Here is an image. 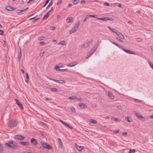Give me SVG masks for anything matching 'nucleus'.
<instances>
[{
  "label": "nucleus",
  "mask_w": 153,
  "mask_h": 153,
  "mask_svg": "<svg viewBox=\"0 0 153 153\" xmlns=\"http://www.w3.org/2000/svg\"><path fill=\"white\" fill-rule=\"evenodd\" d=\"M108 27L110 30H111L113 33L116 34L120 38L122 39H124L125 37L120 32H119L116 29L114 28H112L109 26H108Z\"/></svg>",
  "instance_id": "1"
},
{
  "label": "nucleus",
  "mask_w": 153,
  "mask_h": 153,
  "mask_svg": "<svg viewBox=\"0 0 153 153\" xmlns=\"http://www.w3.org/2000/svg\"><path fill=\"white\" fill-rule=\"evenodd\" d=\"M98 46V45L96 44L94 45V46L93 48H92L89 52L87 53V56L86 58H88L96 50Z\"/></svg>",
  "instance_id": "2"
},
{
  "label": "nucleus",
  "mask_w": 153,
  "mask_h": 153,
  "mask_svg": "<svg viewBox=\"0 0 153 153\" xmlns=\"http://www.w3.org/2000/svg\"><path fill=\"white\" fill-rule=\"evenodd\" d=\"M17 124V122L15 120L12 119L10 120L9 123L8 127L9 128H13L16 127Z\"/></svg>",
  "instance_id": "3"
},
{
  "label": "nucleus",
  "mask_w": 153,
  "mask_h": 153,
  "mask_svg": "<svg viewBox=\"0 0 153 153\" xmlns=\"http://www.w3.org/2000/svg\"><path fill=\"white\" fill-rule=\"evenodd\" d=\"M80 23V22L79 21H78L77 24H76L74 26L73 28H72L69 31V33L70 34H71L73 33H74L76 32L78 28V27Z\"/></svg>",
  "instance_id": "4"
},
{
  "label": "nucleus",
  "mask_w": 153,
  "mask_h": 153,
  "mask_svg": "<svg viewBox=\"0 0 153 153\" xmlns=\"http://www.w3.org/2000/svg\"><path fill=\"white\" fill-rule=\"evenodd\" d=\"M41 144L43 148L49 149H51L52 147L49 145L48 144L44 142H41Z\"/></svg>",
  "instance_id": "5"
},
{
  "label": "nucleus",
  "mask_w": 153,
  "mask_h": 153,
  "mask_svg": "<svg viewBox=\"0 0 153 153\" xmlns=\"http://www.w3.org/2000/svg\"><path fill=\"white\" fill-rule=\"evenodd\" d=\"M92 40H89V41L85 43L84 44L82 45L81 46V48H87L89 46L90 44L92 43Z\"/></svg>",
  "instance_id": "6"
},
{
  "label": "nucleus",
  "mask_w": 153,
  "mask_h": 153,
  "mask_svg": "<svg viewBox=\"0 0 153 153\" xmlns=\"http://www.w3.org/2000/svg\"><path fill=\"white\" fill-rule=\"evenodd\" d=\"M134 113L139 119L142 120L143 121L145 120V118L143 117L140 114L135 111H134Z\"/></svg>",
  "instance_id": "7"
},
{
  "label": "nucleus",
  "mask_w": 153,
  "mask_h": 153,
  "mask_svg": "<svg viewBox=\"0 0 153 153\" xmlns=\"http://www.w3.org/2000/svg\"><path fill=\"white\" fill-rule=\"evenodd\" d=\"M13 138L19 140H22L25 139L24 137L20 135H15L14 136Z\"/></svg>",
  "instance_id": "8"
},
{
  "label": "nucleus",
  "mask_w": 153,
  "mask_h": 153,
  "mask_svg": "<svg viewBox=\"0 0 153 153\" xmlns=\"http://www.w3.org/2000/svg\"><path fill=\"white\" fill-rule=\"evenodd\" d=\"M5 145L6 146L9 147L10 148L15 149H16L18 147L17 146L14 144H12L10 145L9 144V143H5Z\"/></svg>",
  "instance_id": "9"
},
{
  "label": "nucleus",
  "mask_w": 153,
  "mask_h": 153,
  "mask_svg": "<svg viewBox=\"0 0 153 153\" xmlns=\"http://www.w3.org/2000/svg\"><path fill=\"white\" fill-rule=\"evenodd\" d=\"M30 143L32 145L34 146H36L38 144V143L36 139L33 138L31 139Z\"/></svg>",
  "instance_id": "10"
},
{
  "label": "nucleus",
  "mask_w": 153,
  "mask_h": 153,
  "mask_svg": "<svg viewBox=\"0 0 153 153\" xmlns=\"http://www.w3.org/2000/svg\"><path fill=\"white\" fill-rule=\"evenodd\" d=\"M64 66V65L62 63H59L58 65H56L54 67V69L55 70L59 69V68H62Z\"/></svg>",
  "instance_id": "11"
},
{
  "label": "nucleus",
  "mask_w": 153,
  "mask_h": 153,
  "mask_svg": "<svg viewBox=\"0 0 153 153\" xmlns=\"http://www.w3.org/2000/svg\"><path fill=\"white\" fill-rule=\"evenodd\" d=\"M22 51L21 50V49L20 48H19L18 49V58L19 60V61L20 60L21 58V57L22 56Z\"/></svg>",
  "instance_id": "12"
},
{
  "label": "nucleus",
  "mask_w": 153,
  "mask_h": 153,
  "mask_svg": "<svg viewBox=\"0 0 153 153\" xmlns=\"http://www.w3.org/2000/svg\"><path fill=\"white\" fill-rule=\"evenodd\" d=\"M77 64L78 62H77L75 61L67 65L66 66L68 67H71L74 66Z\"/></svg>",
  "instance_id": "13"
},
{
  "label": "nucleus",
  "mask_w": 153,
  "mask_h": 153,
  "mask_svg": "<svg viewBox=\"0 0 153 153\" xmlns=\"http://www.w3.org/2000/svg\"><path fill=\"white\" fill-rule=\"evenodd\" d=\"M89 17H93L96 18L97 17V16L96 15H88L85 17V19H84L83 20V22H85L86 21L87 19Z\"/></svg>",
  "instance_id": "14"
},
{
  "label": "nucleus",
  "mask_w": 153,
  "mask_h": 153,
  "mask_svg": "<svg viewBox=\"0 0 153 153\" xmlns=\"http://www.w3.org/2000/svg\"><path fill=\"white\" fill-rule=\"evenodd\" d=\"M6 9L8 11H12L16 9V8L10 6H7L5 7Z\"/></svg>",
  "instance_id": "15"
},
{
  "label": "nucleus",
  "mask_w": 153,
  "mask_h": 153,
  "mask_svg": "<svg viewBox=\"0 0 153 153\" xmlns=\"http://www.w3.org/2000/svg\"><path fill=\"white\" fill-rule=\"evenodd\" d=\"M107 92L108 97L111 100L114 99V96L112 93L110 91H108Z\"/></svg>",
  "instance_id": "16"
},
{
  "label": "nucleus",
  "mask_w": 153,
  "mask_h": 153,
  "mask_svg": "<svg viewBox=\"0 0 153 153\" xmlns=\"http://www.w3.org/2000/svg\"><path fill=\"white\" fill-rule=\"evenodd\" d=\"M122 49L125 52H126V53H128L133 54H135V53L134 52H133L131 51L130 50L125 49H124L123 48V49Z\"/></svg>",
  "instance_id": "17"
},
{
  "label": "nucleus",
  "mask_w": 153,
  "mask_h": 153,
  "mask_svg": "<svg viewBox=\"0 0 153 153\" xmlns=\"http://www.w3.org/2000/svg\"><path fill=\"white\" fill-rule=\"evenodd\" d=\"M75 146L76 147L77 149L79 151H81L84 148V147L83 146H79L77 145V144H75Z\"/></svg>",
  "instance_id": "18"
},
{
  "label": "nucleus",
  "mask_w": 153,
  "mask_h": 153,
  "mask_svg": "<svg viewBox=\"0 0 153 153\" xmlns=\"http://www.w3.org/2000/svg\"><path fill=\"white\" fill-rule=\"evenodd\" d=\"M19 143L23 146H28L29 145V143L28 142H20Z\"/></svg>",
  "instance_id": "19"
},
{
  "label": "nucleus",
  "mask_w": 153,
  "mask_h": 153,
  "mask_svg": "<svg viewBox=\"0 0 153 153\" xmlns=\"http://www.w3.org/2000/svg\"><path fill=\"white\" fill-rule=\"evenodd\" d=\"M73 21V19L71 17H68L66 19V22L67 23L72 22Z\"/></svg>",
  "instance_id": "20"
},
{
  "label": "nucleus",
  "mask_w": 153,
  "mask_h": 153,
  "mask_svg": "<svg viewBox=\"0 0 153 153\" xmlns=\"http://www.w3.org/2000/svg\"><path fill=\"white\" fill-rule=\"evenodd\" d=\"M54 81L57 82V83H61V84H63L65 82V81L64 80H56L55 79V80H54Z\"/></svg>",
  "instance_id": "21"
},
{
  "label": "nucleus",
  "mask_w": 153,
  "mask_h": 153,
  "mask_svg": "<svg viewBox=\"0 0 153 153\" xmlns=\"http://www.w3.org/2000/svg\"><path fill=\"white\" fill-rule=\"evenodd\" d=\"M57 140L59 142V146L61 147V148H62L63 146V144L62 142L61 139L59 138H57Z\"/></svg>",
  "instance_id": "22"
},
{
  "label": "nucleus",
  "mask_w": 153,
  "mask_h": 153,
  "mask_svg": "<svg viewBox=\"0 0 153 153\" xmlns=\"http://www.w3.org/2000/svg\"><path fill=\"white\" fill-rule=\"evenodd\" d=\"M125 118V119L127 120L128 122H131L132 121V119L130 117L126 116Z\"/></svg>",
  "instance_id": "23"
},
{
  "label": "nucleus",
  "mask_w": 153,
  "mask_h": 153,
  "mask_svg": "<svg viewBox=\"0 0 153 153\" xmlns=\"http://www.w3.org/2000/svg\"><path fill=\"white\" fill-rule=\"evenodd\" d=\"M79 105L80 108H84L87 107L86 105L84 103H79Z\"/></svg>",
  "instance_id": "24"
},
{
  "label": "nucleus",
  "mask_w": 153,
  "mask_h": 153,
  "mask_svg": "<svg viewBox=\"0 0 153 153\" xmlns=\"http://www.w3.org/2000/svg\"><path fill=\"white\" fill-rule=\"evenodd\" d=\"M28 7H27L25 9L23 10H17L16 11V13H21V12H23L24 11H26L28 9Z\"/></svg>",
  "instance_id": "25"
},
{
  "label": "nucleus",
  "mask_w": 153,
  "mask_h": 153,
  "mask_svg": "<svg viewBox=\"0 0 153 153\" xmlns=\"http://www.w3.org/2000/svg\"><path fill=\"white\" fill-rule=\"evenodd\" d=\"M111 119H112L113 120H114L116 121H118V122H120L121 121V120L119 118H115L114 117H111Z\"/></svg>",
  "instance_id": "26"
},
{
  "label": "nucleus",
  "mask_w": 153,
  "mask_h": 153,
  "mask_svg": "<svg viewBox=\"0 0 153 153\" xmlns=\"http://www.w3.org/2000/svg\"><path fill=\"white\" fill-rule=\"evenodd\" d=\"M47 39V38L45 37H39L38 38V40L40 41L42 40H46Z\"/></svg>",
  "instance_id": "27"
},
{
  "label": "nucleus",
  "mask_w": 153,
  "mask_h": 153,
  "mask_svg": "<svg viewBox=\"0 0 153 153\" xmlns=\"http://www.w3.org/2000/svg\"><path fill=\"white\" fill-rule=\"evenodd\" d=\"M72 2L75 4H78L79 2V0H72Z\"/></svg>",
  "instance_id": "28"
},
{
  "label": "nucleus",
  "mask_w": 153,
  "mask_h": 153,
  "mask_svg": "<svg viewBox=\"0 0 153 153\" xmlns=\"http://www.w3.org/2000/svg\"><path fill=\"white\" fill-rule=\"evenodd\" d=\"M39 124L41 125H43L44 126H45L46 127H47V128H48V126L45 123L42 122V121L40 122H39Z\"/></svg>",
  "instance_id": "29"
},
{
  "label": "nucleus",
  "mask_w": 153,
  "mask_h": 153,
  "mask_svg": "<svg viewBox=\"0 0 153 153\" xmlns=\"http://www.w3.org/2000/svg\"><path fill=\"white\" fill-rule=\"evenodd\" d=\"M112 43L114 44V45H116L120 49H123V47L121 46H120L119 45L117 44V43H116V42H112Z\"/></svg>",
  "instance_id": "30"
},
{
  "label": "nucleus",
  "mask_w": 153,
  "mask_h": 153,
  "mask_svg": "<svg viewBox=\"0 0 153 153\" xmlns=\"http://www.w3.org/2000/svg\"><path fill=\"white\" fill-rule=\"evenodd\" d=\"M68 99L71 100H74L77 99V98L75 96H72L69 97Z\"/></svg>",
  "instance_id": "31"
},
{
  "label": "nucleus",
  "mask_w": 153,
  "mask_h": 153,
  "mask_svg": "<svg viewBox=\"0 0 153 153\" xmlns=\"http://www.w3.org/2000/svg\"><path fill=\"white\" fill-rule=\"evenodd\" d=\"M97 19L104 21H106L107 20V17H104L103 18H97Z\"/></svg>",
  "instance_id": "32"
},
{
  "label": "nucleus",
  "mask_w": 153,
  "mask_h": 153,
  "mask_svg": "<svg viewBox=\"0 0 153 153\" xmlns=\"http://www.w3.org/2000/svg\"><path fill=\"white\" fill-rule=\"evenodd\" d=\"M90 122L92 124H97V122L95 120L91 119L90 120Z\"/></svg>",
  "instance_id": "33"
},
{
  "label": "nucleus",
  "mask_w": 153,
  "mask_h": 153,
  "mask_svg": "<svg viewBox=\"0 0 153 153\" xmlns=\"http://www.w3.org/2000/svg\"><path fill=\"white\" fill-rule=\"evenodd\" d=\"M58 44L64 45H65V42L64 41H62L58 43Z\"/></svg>",
  "instance_id": "34"
},
{
  "label": "nucleus",
  "mask_w": 153,
  "mask_h": 153,
  "mask_svg": "<svg viewBox=\"0 0 153 153\" xmlns=\"http://www.w3.org/2000/svg\"><path fill=\"white\" fill-rule=\"evenodd\" d=\"M64 125L71 129H72V127L67 123H65Z\"/></svg>",
  "instance_id": "35"
},
{
  "label": "nucleus",
  "mask_w": 153,
  "mask_h": 153,
  "mask_svg": "<svg viewBox=\"0 0 153 153\" xmlns=\"http://www.w3.org/2000/svg\"><path fill=\"white\" fill-rule=\"evenodd\" d=\"M17 105L19 106V107L21 109H23V107L22 106V105L20 102L19 103L17 104Z\"/></svg>",
  "instance_id": "36"
},
{
  "label": "nucleus",
  "mask_w": 153,
  "mask_h": 153,
  "mask_svg": "<svg viewBox=\"0 0 153 153\" xmlns=\"http://www.w3.org/2000/svg\"><path fill=\"white\" fill-rule=\"evenodd\" d=\"M51 90L53 92H56L58 91V90L56 88H51Z\"/></svg>",
  "instance_id": "37"
},
{
  "label": "nucleus",
  "mask_w": 153,
  "mask_h": 153,
  "mask_svg": "<svg viewBox=\"0 0 153 153\" xmlns=\"http://www.w3.org/2000/svg\"><path fill=\"white\" fill-rule=\"evenodd\" d=\"M56 71H67L68 69H58L56 70Z\"/></svg>",
  "instance_id": "38"
},
{
  "label": "nucleus",
  "mask_w": 153,
  "mask_h": 153,
  "mask_svg": "<svg viewBox=\"0 0 153 153\" xmlns=\"http://www.w3.org/2000/svg\"><path fill=\"white\" fill-rule=\"evenodd\" d=\"M70 109L71 110V111L74 113H75L76 112L75 109L74 107L73 106H71L70 107Z\"/></svg>",
  "instance_id": "39"
},
{
  "label": "nucleus",
  "mask_w": 153,
  "mask_h": 153,
  "mask_svg": "<svg viewBox=\"0 0 153 153\" xmlns=\"http://www.w3.org/2000/svg\"><path fill=\"white\" fill-rule=\"evenodd\" d=\"M135 151V150L134 149H130L128 153H134Z\"/></svg>",
  "instance_id": "40"
},
{
  "label": "nucleus",
  "mask_w": 153,
  "mask_h": 153,
  "mask_svg": "<svg viewBox=\"0 0 153 153\" xmlns=\"http://www.w3.org/2000/svg\"><path fill=\"white\" fill-rule=\"evenodd\" d=\"M53 3V1L52 0L49 3L47 6V7L46 9L48 8L52 4V3Z\"/></svg>",
  "instance_id": "41"
},
{
  "label": "nucleus",
  "mask_w": 153,
  "mask_h": 153,
  "mask_svg": "<svg viewBox=\"0 0 153 153\" xmlns=\"http://www.w3.org/2000/svg\"><path fill=\"white\" fill-rule=\"evenodd\" d=\"M3 151V148L2 145L0 143V152H2Z\"/></svg>",
  "instance_id": "42"
},
{
  "label": "nucleus",
  "mask_w": 153,
  "mask_h": 153,
  "mask_svg": "<svg viewBox=\"0 0 153 153\" xmlns=\"http://www.w3.org/2000/svg\"><path fill=\"white\" fill-rule=\"evenodd\" d=\"M62 2V0H58L57 1V3L56 4L57 5H59Z\"/></svg>",
  "instance_id": "43"
},
{
  "label": "nucleus",
  "mask_w": 153,
  "mask_h": 153,
  "mask_svg": "<svg viewBox=\"0 0 153 153\" xmlns=\"http://www.w3.org/2000/svg\"><path fill=\"white\" fill-rule=\"evenodd\" d=\"M116 107L119 110H121L122 109V107L120 105H117Z\"/></svg>",
  "instance_id": "44"
},
{
  "label": "nucleus",
  "mask_w": 153,
  "mask_h": 153,
  "mask_svg": "<svg viewBox=\"0 0 153 153\" xmlns=\"http://www.w3.org/2000/svg\"><path fill=\"white\" fill-rule=\"evenodd\" d=\"M148 62L149 64V65H150V66L153 69V64H152L151 62L150 61H148Z\"/></svg>",
  "instance_id": "45"
},
{
  "label": "nucleus",
  "mask_w": 153,
  "mask_h": 153,
  "mask_svg": "<svg viewBox=\"0 0 153 153\" xmlns=\"http://www.w3.org/2000/svg\"><path fill=\"white\" fill-rule=\"evenodd\" d=\"M4 31L1 30H0V35H4Z\"/></svg>",
  "instance_id": "46"
},
{
  "label": "nucleus",
  "mask_w": 153,
  "mask_h": 153,
  "mask_svg": "<svg viewBox=\"0 0 153 153\" xmlns=\"http://www.w3.org/2000/svg\"><path fill=\"white\" fill-rule=\"evenodd\" d=\"M45 43L44 42H39V44L41 45H44L45 44Z\"/></svg>",
  "instance_id": "47"
},
{
  "label": "nucleus",
  "mask_w": 153,
  "mask_h": 153,
  "mask_svg": "<svg viewBox=\"0 0 153 153\" xmlns=\"http://www.w3.org/2000/svg\"><path fill=\"white\" fill-rule=\"evenodd\" d=\"M26 78L27 79H29V77L28 73L27 72L25 73Z\"/></svg>",
  "instance_id": "48"
},
{
  "label": "nucleus",
  "mask_w": 153,
  "mask_h": 153,
  "mask_svg": "<svg viewBox=\"0 0 153 153\" xmlns=\"http://www.w3.org/2000/svg\"><path fill=\"white\" fill-rule=\"evenodd\" d=\"M104 5L105 6H110V5L109 4V3H107V2H105L104 3Z\"/></svg>",
  "instance_id": "49"
},
{
  "label": "nucleus",
  "mask_w": 153,
  "mask_h": 153,
  "mask_svg": "<svg viewBox=\"0 0 153 153\" xmlns=\"http://www.w3.org/2000/svg\"><path fill=\"white\" fill-rule=\"evenodd\" d=\"M45 53V52L44 51H43L41 53H40L39 54V56L41 57H42V56H43V55L44 53Z\"/></svg>",
  "instance_id": "50"
},
{
  "label": "nucleus",
  "mask_w": 153,
  "mask_h": 153,
  "mask_svg": "<svg viewBox=\"0 0 153 153\" xmlns=\"http://www.w3.org/2000/svg\"><path fill=\"white\" fill-rule=\"evenodd\" d=\"M48 16L46 14L45 15H44V16L43 17L42 19H46L48 18Z\"/></svg>",
  "instance_id": "51"
},
{
  "label": "nucleus",
  "mask_w": 153,
  "mask_h": 153,
  "mask_svg": "<svg viewBox=\"0 0 153 153\" xmlns=\"http://www.w3.org/2000/svg\"><path fill=\"white\" fill-rule=\"evenodd\" d=\"M7 143H9V144H12L13 143V141L12 140L9 141Z\"/></svg>",
  "instance_id": "52"
},
{
  "label": "nucleus",
  "mask_w": 153,
  "mask_h": 153,
  "mask_svg": "<svg viewBox=\"0 0 153 153\" xmlns=\"http://www.w3.org/2000/svg\"><path fill=\"white\" fill-rule=\"evenodd\" d=\"M50 0H47L46 1V2L45 3V5L44 6V7H45L47 4L48 3L49 1H50Z\"/></svg>",
  "instance_id": "53"
},
{
  "label": "nucleus",
  "mask_w": 153,
  "mask_h": 153,
  "mask_svg": "<svg viewBox=\"0 0 153 153\" xmlns=\"http://www.w3.org/2000/svg\"><path fill=\"white\" fill-rule=\"evenodd\" d=\"M127 133L126 132H123V133L122 134V135L123 136L126 135H127Z\"/></svg>",
  "instance_id": "54"
},
{
  "label": "nucleus",
  "mask_w": 153,
  "mask_h": 153,
  "mask_svg": "<svg viewBox=\"0 0 153 153\" xmlns=\"http://www.w3.org/2000/svg\"><path fill=\"white\" fill-rule=\"evenodd\" d=\"M55 27L54 26H51L50 28V30H53L55 29Z\"/></svg>",
  "instance_id": "55"
},
{
  "label": "nucleus",
  "mask_w": 153,
  "mask_h": 153,
  "mask_svg": "<svg viewBox=\"0 0 153 153\" xmlns=\"http://www.w3.org/2000/svg\"><path fill=\"white\" fill-rule=\"evenodd\" d=\"M111 20V21H113L114 20V19H112V18H108V17H107V20Z\"/></svg>",
  "instance_id": "56"
},
{
  "label": "nucleus",
  "mask_w": 153,
  "mask_h": 153,
  "mask_svg": "<svg viewBox=\"0 0 153 153\" xmlns=\"http://www.w3.org/2000/svg\"><path fill=\"white\" fill-rule=\"evenodd\" d=\"M46 77H47V78L50 80H53V81H54V80H55V79H52V78H51L48 76H46Z\"/></svg>",
  "instance_id": "57"
},
{
  "label": "nucleus",
  "mask_w": 153,
  "mask_h": 153,
  "mask_svg": "<svg viewBox=\"0 0 153 153\" xmlns=\"http://www.w3.org/2000/svg\"><path fill=\"white\" fill-rule=\"evenodd\" d=\"M80 3L82 4H85V1L84 0H82L81 1Z\"/></svg>",
  "instance_id": "58"
},
{
  "label": "nucleus",
  "mask_w": 153,
  "mask_h": 153,
  "mask_svg": "<svg viewBox=\"0 0 153 153\" xmlns=\"http://www.w3.org/2000/svg\"><path fill=\"white\" fill-rule=\"evenodd\" d=\"M119 132V130H116L114 131V132L116 133H118Z\"/></svg>",
  "instance_id": "59"
},
{
  "label": "nucleus",
  "mask_w": 153,
  "mask_h": 153,
  "mask_svg": "<svg viewBox=\"0 0 153 153\" xmlns=\"http://www.w3.org/2000/svg\"><path fill=\"white\" fill-rule=\"evenodd\" d=\"M116 39L117 40H118V41H119L120 42H123V41L121 39H119L117 37V38H116Z\"/></svg>",
  "instance_id": "60"
},
{
  "label": "nucleus",
  "mask_w": 153,
  "mask_h": 153,
  "mask_svg": "<svg viewBox=\"0 0 153 153\" xmlns=\"http://www.w3.org/2000/svg\"><path fill=\"white\" fill-rule=\"evenodd\" d=\"M141 40V38H138L137 39V41L138 42H140Z\"/></svg>",
  "instance_id": "61"
},
{
  "label": "nucleus",
  "mask_w": 153,
  "mask_h": 153,
  "mask_svg": "<svg viewBox=\"0 0 153 153\" xmlns=\"http://www.w3.org/2000/svg\"><path fill=\"white\" fill-rule=\"evenodd\" d=\"M16 101V103L17 105V104L19 103L20 102L19 101L16 99L15 100Z\"/></svg>",
  "instance_id": "62"
},
{
  "label": "nucleus",
  "mask_w": 153,
  "mask_h": 153,
  "mask_svg": "<svg viewBox=\"0 0 153 153\" xmlns=\"http://www.w3.org/2000/svg\"><path fill=\"white\" fill-rule=\"evenodd\" d=\"M128 23L131 25H132L133 24L132 22L131 21H128Z\"/></svg>",
  "instance_id": "63"
},
{
  "label": "nucleus",
  "mask_w": 153,
  "mask_h": 153,
  "mask_svg": "<svg viewBox=\"0 0 153 153\" xmlns=\"http://www.w3.org/2000/svg\"><path fill=\"white\" fill-rule=\"evenodd\" d=\"M4 43L3 45V46L4 47H5L6 46L5 42L4 41Z\"/></svg>",
  "instance_id": "64"
}]
</instances>
